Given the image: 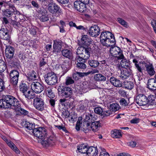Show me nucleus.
Returning a JSON list of instances; mask_svg holds the SVG:
<instances>
[{
    "mask_svg": "<svg viewBox=\"0 0 156 156\" xmlns=\"http://www.w3.org/2000/svg\"><path fill=\"white\" fill-rule=\"evenodd\" d=\"M23 124L28 129H32L34 136L42 140L41 144L44 146L48 147L55 144L56 141L55 137L53 136L48 137L46 129L44 128L39 127L33 129V124L27 121L23 122Z\"/></svg>",
    "mask_w": 156,
    "mask_h": 156,
    "instance_id": "f257e3e1",
    "label": "nucleus"
},
{
    "mask_svg": "<svg viewBox=\"0 0 156 156\" xmlns=\"http://www.w3.org/2000/svg\"><path fill=\"white\" fill-rule=\"evenodd\" d=\"M17 110L21 114L27 115L28 112L21 108L20 102L15 97L9 95L3 96L0 99V108H13Z\"/></svg>",
    "mask_w": 156,
    "mask_h": 156,
    "instance_id": "f03ea898",
    "label": "nucleus"
},
{
    "mask_svg": "<svg viewBox=\"0 0 156 156\" xmlns=\"http://www.w3.org/2000/svg\"><path fill=\"white\" fill-rule=\"evenodd\" d=\"M100 39L101 44L103 46L107 47H112L116 44L114 35L108 31H105L102 32Z\"/></svg>",
    "mask_w": 156,
    "mask_h": 156,
    "instance_id": "7ed1b4c3",
    "label": "nucleus"
},
{
    "mask_svg": "<svg viewBox=\"0 0 156 156\" xmlns=\"http://www.w3.org/2000/svg\"><path fill=\"white\" fill-rule=\"evenodd\" d=\"M3 6L5 8V9L2 11V15L3 16L9 18L14 14H17L19 12L16 10L14 5L11 2H0V10Z\"/></svg>",
    "mask_w": 156,
    "mask_h": 156,
    "instance_id": "20e7f679",
    "label": "nucleus"
},
{
    "mask_svg": "<svg viewBox=\"0 0 156 156\" xmlns=\"http://www.w3.org/2000/svg\"><path fill=\"white\" fill-rule=\"evenodd\" d=\"M85 116V118L84 119L80 127L84 132L87 133L90 131V124L92 122V121L96 120L97 116L93 113L90 114L87 113Z\"/></svg>",
    "mask_w": 156,
    "mask_h": 156,
    "instance_id": "39448f33",
    "label": "nucleus"
},
{
    "mask_svg": "<svg viewBox=\"0 0 156 156\" xmlns=\"http://www.w3.org/2000/svg\"><path fill=\"white\" fill-rule=\"evenodd\" d=\"M91 48L88 46H83L79 47L77 49L76 57L80 59V61L86 60L90 57V54L92 53Z\"/></svg>",
    "mask_w": 156,
    "mask_h": 156,
    "instance_id": "423d86ee",
    "label": "nucleus"
},
{
    "mask_svg": "<svg viewBox=\"0 0 156 156\" xmlns=\"http://www.w3.org/2000/svg\"><path fill=\"white\" fill-rule=\"evenodd\" d=\"M43 76L46 83L50 86H53L58 83V78L56 74L53 72H50L44 74Z\"/></svg>",
    "mask_w": 156,
    "mask_h": 156,
    "instance_id": "0eeeda50",
    "label": "nucleus"
},
{
    "mask_svg": "<svg viewBox=\"0 0 156 156\" xmlns=\"http://www.w3.org/2000/svg\"><path fill=\"white\" fill-rule=\"evenodd\" d=\"M90 0H79L74 2L75 8L80 12H84L87 10L86 5L89 3Z\"/></svg>",
    "mask_w": 156,
    "mask_h": 156,
    "instance_id": "6e6552de",
    "label": "nucleus"
},
{
    "mask_svg": "<svg viewBox=\"0 0 156 156\" xmlns=\"http://www.w3.org/2000/svg\"><path fill=\"white\" fill-rule=\"evenodd\" d=\"M58 90V94L63 98H70L72 97L73 91L70 87L59 86Z\"/></svg>",
    "mask_w": 156,
    "mask_h": 156,
    "instance_id": "1a4fd4ad",
    "label": "nucleus"
},
{
    "mask_svg": "<svg viewBox=\"0 0 156 156\" xmlns=\"http://www.w3.org/2000/svg\"><path fill=\"white\" fill-rule=\"evenodd\" d=\"M110 53L114 57L115 59L121 60L124 58L122 51L118 47H111L110 49Z\"/></svg>",
    "mask_w": 156,
    "mask_h": 156,
    "instance_id": "9d476101",
    "label": "nucleus"
},
{
    "mask_svg": "<svg viewBox=\"0 0 156 156\" xmlns=\"http://www.w3.org/2000/svg\"><path fill=\"white\" fill-rule=\"evenodd\" d=\"M33 105L37 110L42 111L44 109V100L40 97H36L33 100Z\"/></svg>",
    "mask_w": 156,
    "mask_h": 156,
    "instance_id": "9b49d317",
    "label": "nucleus"
},
{
    "mask_svg": "<svg viewBox=\"0 0 156 156\" xmlns=\"http://www.w3.org/2000/svg\"><path fill=\"white\" fill-rule=\"evenodd\" d=\"M48 8L49 12L53 15H59L61 12L60 7L52 1L48 4Z\"/></svg>",
    "mask_w": 156,
    "mask_h": 156,
    "instance_id": "f8f14e48",
    "label": "nucleus"
},
{
    "mask_svg": "<svg viewBox=\"0 0 156 156\" xmlns=\"http://www.w3.org/2000/svg\"><path fill=\"white\" fill-rule=\"evenodd\" d=\"M87 34L90 36L96 37L100 34V29L97 25H94L89 27V29L87 30Z\"/></svg>",
    "mask_w": 156,
    "mask_h": 156,
    "instance_id": "ddd939ff",
    "label": "nucleus"
},
{
    "mask_svg": "<svg viewBox=\"0 0 156 156\" xmlns=\"http://www.w3.org/2000/svg\"><path fill=\"white\" fill-rule=\"evenodd\" d=\"M62 42L61 40H55L53 41V54L58 55L62 51Z\"/></svg>",
    "mask_w": 156,
    "mask_h": 156,
    "instance_id": "4468645a",
    "label": "nucleus"
},
{
    "mask_svg": "<svg viewBox=\"0 0 156 156\" xmlns=\"http://www.w3.org/2000/svg\"><path fill=\"white\" fill-rule=\"evenodd\" d=\"M95 113L98 114L103 118L107 117L112 114V113L109 110H105L104 109L100 106H97L94 109Z\"/></svg>",
    "mask_w": 156,
    "mask_h": 156,
    "instance_id": "2eb2a0df",
    "label": "nucleus"
},
{
    "mask_svg": "<svg viewBox=\"0 0 156 156\" xmlns=\"http://www.w3.org/2000/svg\"><path fill=\"white\" fill-rule=\"evenodd\" d=\"M32 90L36 94L41 93L44 89V85L38 82H33L31 84Z\"/></svg>",
    "mask_w": 156,
    "mask_h": 156,
    "instance_id": "dca6fc26",
    "label": "nucleus"
},
{
    "mask_svg": "<svg viewBox=\"0 0 156 156\" xmlns=\"http://www.w3.org/2000/svg\"><path fill=\"white\" fill-rule=\"evenodd\" d=\"M136 103L140 106L145 105L147 104V98L144 94H140L136 96Z\"/></svg>",
    "mask_w": 156,
    "mask_h": 156,
    "instance_id": "f3484780",
    "label": "nucleus"
},
{
    "mask_svg": "<svg viewBox=\"0 0 156 156\" xmlns=\"http://www.w3.org/2000/svg\"><path fill=\"white\" fill-rule=\"evenodd\" d=\"M11 38V36L7 28H1L0 30V39L9 42Z\"/></svg>",
    "mask_w": 156,
    "mask_h": 156,
    "instance_id": "a211bd4d",
    "label": "nucleus"
},
{
    "mask_svg": "<svg viewBox=\"0 0 156 156\" xmlns=\"http://www.w3.org/2000/svg\"><path fill=\"white\" fill-rule=\"evenodd\" d=\"M144 69L148 74L152 76L154 75L155 73L154 68L152 64L149 62H144Z\"/></svg>",
    "mask_w": 156,
    "mask_h": 156,
    "instance_id": "6ab92c4d",
    "label": "nucleus"
},
{
    "mask_svg": "<svg viewBox=\"0 0 156 156\" xmlns=\"http://www.w3.org/2000/svg\"><path fill=\"white\" fill-rule=\"evenodd\" d=\"M15 52L14 48L10 45H6L5 50V55L7 58H13Z\"/></svg>",
    "mask_w": 156,
    "mask_h": 156,
    "instance_id": "aec40b11",
    "label": "nucleus"
},
{
    "mask_svg": "<svg viewBox=\"0 0 156 156\" xmlns=\"http://www.w3.org/2000/svg\"><path fill=\"white\" fill-rule=\"evenodd\" d=\"M133 62L134 64L135 68L136 69L137 72L142 73L144 69V63L145 62H138V61L135 58L133 60Z\"/></svg>",
    "mask_w": 156,
    "mask_h": 156,
    "instance_id": "412c9836",
    "label": "nucleus"
},
{
    "mask_svg": "<svg viewBox=\"0 0 156 156\" xmlns=\"http://www.w3.org/2000/svg\"><path fill=\"white\" fill-rule=\"evenodd\" d=\"M121 71L120 77L122 80L127 79L133 75L132 70L129 68L124 69Z\"/></svg>",
    "mask_w": 156,
    "mask_h": 156,
    "instance_id": "4be33fe9",
    "label": "nucleus"
},
{
    "mask_svg": "<svg viewBox=\"0 0 156 156\" xmlns=\"http://www.w3.org/2000/svg\"><path fill=\"white\" fill-rule=\"evenodd\" d=\"M98 153V151L96 147H87V154L89 156H96Z\"/></svg>",
    "mask_w": 156,
    "mask_h": 156,
    "instance_id": "5701e85b",
    "label": "nucleus"
},
{
    "mask_svg": "<svg viewBox=\"0 0 156 156\" xmlns=\"http://www.w3.org/2000/svg\"><path fill=\"white\" fill-rule=\"evenodd\" d=\"M78 58L76 57L75 60L77 62L76 67L78 69H85L87 67L86 65L84 63L86 62V60H83L80 61V59H79Z\"/></svg>",
    "mask_w": 156,
    "mask_h": 156,
    "instance_id": "b1692460",
    "label": "nucleus"
},
{
    "mask_svg": "<svg viewBox=\"0 0 156 156\" xmlns=\"http://www.w3.org/2000/svg\"><path fill=\"white\" fill-rule=\"evenodd\" d=\"M61 52L62 56L64 57L69 59H73V53L71 50L67 49H63Z\"/></svg>",
    "mask_w": 156,
    "mask_h": 156,
    "instance_id": "393cba45",
    "label": "nucleus"
},
{
    "mask_svg": "<svg viewBox=\"0 0 156 156\" xmlns=\"http://www.w3.org/2000/svg\"><path fill=\"white\" fill-rule=\"evenodd\" d=\"M147 87L151 90L156 89V80L155 79L151 78L148 80Z\"/></svg>",
    "mask_w": 156,
    "mask_h": 156,
    "instance_id": "a878e982",
    "label": "nucleus"
},
{
    "mask_svg": "<svg viewBox=\"0 0 156 156\" xmlns=\"http://www.w3.org/2000/svg\"><path fill=\"white\" fill-rule=\"evenodd\" d=\"M110 82L115 87H122L123 86L122 82L119 79L112 76L110 79Z\"/></svg>",
    "mask_w": 156,
    "mask_h": 156,
    "instance_id": "bb28decb",
    "label": "nucleus"
},
{
    "mask_svg": "<svg viewBox=\"0 0 156 156\" xmlns=\"http://www.w3.org/2000/svg\"><path fill=\"white\" fill-rule=\"evenodd\" d=\"M37 73L33 70H30L27 72L26 76L29 80H36Z\"/></svg>",
    "mask_w": 156,
    "mask_h": 156,
    "instance_id": "cd10ccee",
    "label": "nucleus"
},
{
    "mask_svg": "<svg viewBox=\"0 0 156 156\" xmlns=\"http://www.w3.org/2000/svg\"><path fill=\"white\" fill-rule=\"evenodd\" d=\"M90 124V131L92 130L94 132H95L98 128L101 126V123L99 121H92V122Z\"/></svg>",
    "mask_w": 156,
    "mask_h": 156,
    "instance_id": "c85d7f7f",
    "label": "nucleus"
},
{
    "mask_svg": "<svg viewBox=\"0 0 156 156\" xmlns=\"http://www.w3.org/2000/svg\"><path fill=\"white\" fill-rule=\"evenodd\" d=\"M111 135L112 137L114 138H120L122 136L121 130L114 129L112 131Z\"/></svg>",
    "mask_w": 156,
    "mask_h": 156,
    "instance_id": "c756f323",
    "label": "nucleus"
},
{
    "mask_svg": "<svg viewBox=\"0 0 156 156\" xmlns=\"http://www.w3.org/2000/svg\"><path fill=\"white\" fill-rule=\"evenodd\" d=\"M123 86L126 89L131 90L134 87V83L130 81H124L122 83Z\"/></svg>",
    "mask_w": 156,
    "mask_h": 156,
    "instance_id": "7c9ffc66",
    "label": "nucleus"
},
{
    "mask_svg": "<svg viewBox=\"0 0 156 156\" xmlns=\"http://www.w3.org/2000/svg\"><path fill=\"white\" fill-rule=\"evenodd\" d=\"M26 98L28 100H30L33 98H34L35 97V94L34 92L32 90L30 91L28 90L27 92H26L23 94Z\"/></svg>",
    "mask_w": 156,
    "mask_h": 156,
    "instance_id": "2f4dec72",
    "label": "nucleus"
},
{
    "mask_svg": "<svg viewBox=\"0 0 156 156\" xmlns=\"http://www.w3.org/2000/svg\"><path fill=\"white\" fill-rule=\"evenodd\" d=\"M87 146L85 145L78 146L76 152L77 153L87 154Z\"/></svg>",
    "mask_w": 156,
    "mask_h": 156,
    "instance_id": "473e14b6",
    "label": "nucleus"
},
{
    "mask_svg": "<svg viewBox=\"0 0 156 156\" xmlns=\"http://www.w3.org/2000/svg\"><path fill=\"white\" fill-rule=\"evenodd\" d=\"M147 104L150 105H156V98L153 95L149 96L147 98Z\"/></svg>",
    "mask_w": 156,
    "mask_h": 156,
    "instance_id": "72a5a7b5",
    "label": "nucleus"
},
{
    "mask_svg": "<svg viewBox=\"0 0 156 156\" xmlns=\"http://www.w3.org/2000/svg\"><path fill=\"white\" fill-rule=\"evenodd\" d=\"M120 62V64L122 67L125 69L129 68L130 66V63L129 60L126 59H122Z\"/></svg>",
    "mask_w": 156,
    "mask_h": 156,
    "instance_id": "f704fd0d",
    "label": "nucleus"
},
{
    "mask_svg": "<svg viewBox=\"0 0 156 156\" xmlns=\"http://www.w3.org/2000/svg\"><path fill=\"white\" fill-rule=\"evenodd\" d=\"M88 63L91 67L96 68L98 66L100 63L96 60L91 59L88 60Z\"/></svg>",
    "mask_w": 156,
    "mask_h": 156,
    "instance_id": "c9c22d12",
    "label": "nucleus"
},
{
    "mask_svg": "<svg viewBox=\"0 0 156 156\" xmlns=\"http://www.w3.org/2000/svg\"><path fill=\"white\" fill-rule=\"evenodd\" d=\"M20 89L23 94L29 90V87L24 83H22L20 85Z\"/></svg>",
    "mask_w": 156,
    "mask_h": 156,
    "instance_id": "e433bc0d",
    "label": "nucleus"
},
{
    "mask_svg": "<svg viewBox=\"0 0 156 156\" xmlns=\"http://www.w3.org/2000/svg\"><path fill=\"white\" fill-rule=\"evenodd\" d=\"M119 106L117 103H113L110 105L109 108L110 111L112 113V112H115L119 109Z\"/></svg>",
    "mask_w": 156,
    "mask_h": 156,
    "instance_id": "4c0bfd02",
    "label": "nucleus"
},
{
    "mask_svg": "<svg viewBox=\"0 0 156 156\" xmlns=\"http://www.w3.org/2000/svg\"><path fill=\"white\" fill-rule=\"evenodd\" d=\"M36 11L38 14V16L47 14L48 13L47 9L44 8L42 6L39 7L37 9H36Z\"/></svg>",
    "mask_w": 156,
    "mask_h": 156,
    "instance_id": "58836bf2",
    "label": "nucleus"
},
{
    "mask_svg": "<svg viewBox=\"0 0 156 156\" xmlns=\"http://www.w3.org/2000/svg\"><path fill=\"white\" fill-rule=\"evenodd\" d=\"M94 79L96 81H105L106 80V77L100 74H96L94 76Z\"/></svg>",
    "mask_w": 156,
    "mask_h": 156,
    "instance_id": "ea45409f",
    "label": "nucleus"
},
{
    "mask_svg": "<svg viewBox=\"0 0 156 156\" xmlns=\"http://www.w3.org/2000/svg\"><path fill=\"white\" fill-rule=\"evenodd\" d=\"M69 120L72 122H75L77 118V114L75 112H71L69 113Z\"/></svg>",
    "mask_w": 156,
    "mask_h": 156,
    "instance_id": "a19ab883",
    "label": "nucleus"
},
{
    "mask_svg": "<svg viewBox=\"0 0 156 156\" xmlns=\"http://www.w3.org/2000/svg\"><path fill=\"white\" fill-rule=\"evenodd\" d=\"M20 62L17 58H15L13 60L10 61L9 64L11 66L15 68H18L20 65Z\"/></svg>",
    "mask_w": 156,
    "mask_h": 156,
    "instance_id": "79ce46f5",
    "label": "nucleus"
},
{
    "mask_svg": "<svg viewBox=\"0 0 156 156\" xmlns=\"http://www.w3.org/2000/svg\"><path fill=\"white\" fill-rule=\"evenodd\" d=\"M116 21L119 24L124 27L127 28L128 26V23L122 18L119 17L116 20Z\"/></svg>",
    "mask_w": 156,
    "mask_h": 156,
    "instance_id": "37998d69",
    "label": "nucleus"
},
{
    "mask_svg": "<svg viewBox=\"0 0 156 156\" xmlns=\"http://www.w3.org/2000/svg\"><path fill=\"white\" fill-rule=\"evenodd\" d=\"M7 66L5 62L1 59H0V73H2L6 69Z\"/></svg>",
    "mask_w": 156,
    "mask_h": 156,
    "instance_id": "c03bdc74",
    "label": "nucleus"
},
{
    "mask_svg": "<svg viewBox=\"0 0 156 156\" xmlns=\"http://www.w3.org/2000/svg\"><path fill=\"white\" fill-rule=\"evenodd\" d=\"M37 27L34 26H32L29 28V31L30 34L34 36H35L37 33Z\"/></svg>",
    "mask_w": 156,
    "mask_h": 156,
    "instance_id": "a18cd8bd",
    "label": "nucleus"
},
{
    "mask_svg": "<svg viewBox=\"0 0 156 156\" xmlns=\"http://www.w3.org/2000/svg\"><path fill=\"white\" fill-rule=\"evenodd\" d=\"M44 59L43 58L40 61L39 67L40 69H42L44 68V67L45 65H47V62L44 61Z\"/></svg>",
    "mask_w": 156,
    "mask_h": 156,
    "instance_id": "49530a36",
    "label": "nucleus"
},
{
    "mask_svg": "<svg viewBox=\"0 0 156 156\" xmlns=\"http://www.w3.org/2000/svg\"><path fill=\"white\" fill-rule=\"evenodd\" d=\"M47 15L44 14L38 16L39 19L41 21L45 22L49 20V18Z\"/></svg>",
    "mask_w": 156,
    "mask_h": 156,
    "instance_id": "de8ad7c7",
    "label": "nucleus"
},
{
    "mask_svg": "<svg viewBox=\"0 0 156 156\" xmlns=\"http://www.w3.org/2000/svg\"><path fill=\"white\" fill-rule=\"evenodd\" d=\"M61 67L62 69L63 72L62 75H64L66 73L69 69V66L68 65V63H64L61 66Z\"/></svg>",
    "mask_w": 156,
    "mask_h": 156,
    "instance_id": "09e8293b",
    "label": "nucleus"
},
{
    "mask_svg": "<svg viewBox=\"0 0 156 156\" xmlns=\"http://www.w3.org/2000/svg\"><path fill=\"white\" fill-rule=\"evenodd\" d=\"M74 83V80L70 77L67 76L66 79L65 84L66 85H68L73 84Z\"/></svg>",
    "mask_w": 156,
    "mask_h": 156,
    "instance_id": "8fccbe9b",
    "label": "nucleus"
},
{
    "mask_svg": "<svg viewBox=\"0 0 156 156\" xmlns=\"http://www.w3.org/2000/svg\"><path fill=\"white\" fill-rule=\"evenodd\" d=\"M19 73V72L16 70H12L10 74V78L14 77H18Z\"/></svg>",
    "mask_w": 156,
    "mask_h": 156,
    "instance_id": "3c124183",
    "label": "nucleus"
},
{
    "mask_svg": "<svg viewBox=\"0 0 156 156\" xmlns=\"http://www.w3.org/2000/svg\"><path fill=\"white\" fill-rule=\"evenodd\" d=\"M11 24L14 28H16L21 27V25L20 23L14 20H12Z\"/></svg>",
    "mask_w": 156,
    "mask_h": 156,
    "instance_id": "603ef678",
    "label": "nucleus"
},
{
    "mask_svg": "<svg viewBox=\"0 0 156 156\" xmlns=\"http://www.w3.org/2000/svg\"><path fill=\"white\" fill-rule=\"evenodd\" d=\"M120 103L121 105L124 106H127L129 104L126 100L123 98H121Z\"/></svg>",
    "mask_w": 156,
    "mask_h": 156,
    "instance_id": "864d4df0",
    "label": "nucleus"
},
{
    "mask_svg": "<svg viewBox=\"0 0 156 156\" xmlns=\"http://www.w3.org/2000/svg\"><path fill=\"white\" fill-rule=\"evenodd\" d=\"M11 78V83L14 85H16L18 83V77H14Z\"/></svg>",
    "mask_w": 156,
    "mask_h": 156,
    "instance_id": "5fc2aeb1",
    "label": "nucleus"
},
{
    "mask_svg": "<svg viewBox=\"0 0 156 156\" xmlns=\"http://www.w3.org/2000/svg\"><path fill=\"white\" fill-rule=\"evenodd\" d=\"M48 91V96L51 99H52L54 98L55 95L53 92H52L51 89H49L47 90Z\"/></svg>",
    "mask_w": 156,
    "mask_h": 156,
    "instance_id": "6e6d98bb",
    "label": "nucleus"
},
{
    "mask_svg": "<svg viewBox=\"0 0 156 156\" xmlns=\"http://www.w3.org/2000/svg\"><path fill=\"white\" fill-rule=\"evenodd\" d=\"M75 87L76 88V91H79L81 93L82 92L84 93L85 92L84 89L83 87V86L81 85L79 86L76 85Z\"/></svg>",
    "mask_w": 156,
    "mask_h": 156,
    "instance_id": "4d7b16f0",
    "label": "nucleus"
},
{
    "mask_svg": "<svg viewBox=\"0 0 156 156\" xmlns=\"http://www.w3.org/2000/svg\"><path fill=\"white\" fill-rule=\"evenodd\" d=\"M78 77L80 79L83 77L88 76L90 73H81L78 72Z\"/></svg>",
    "mask_w": 156,
    "mask_h": 156,
    "instance_id": "13d9d810",
    "label": "nucleus"
},
{
    "mask_svg": "<svg viewBox=\"0 0 156 156\" xmlns=\"http://www.w3.org/2000/svg\"><path fill=\"white\" fill-rule=\"evenodd\" d=\"M119 94L123 97H126L127 92L122 89H120L119 91Z\"/></svg>",
    "mask_w": 156,
    "mask_h": 156,
    "instance_id": "bf43d9fd",
    "label": "nucleus"
},
{
    "mask_svg": "<svg viewBox=\"0 0 156 156\" xmlns=\"http://www.w3.org/2000/svg\"><path fill=\"white\" fill-rule=\"evenodd\" d=\"M91 40L88 38L85 41L83 42L82 44H83V46H88V45L91 44Z\"/></svg>",
    "mask_w": 156,
    "mask_h": 156,
    "instance_id": "052dcab7",
    "label": "nucleus"
},
{
    "mask_svg": "<svg viewBox=\"0 0 156 156\" xmlns=\"http://www.w3.org/2000/svg\"><path fill=\"white\" fill-rule=\"evenodd\" d=\"M140 120L139 118H135L130 121V122L132 124H136L139 123Z\"/></svg>",
    "mask_w": 156,
    "mask_h": 156,
    "instance_id": "680f3d73",
    "label": "nucleus"
},
{
    "mask_svg": "<svg viewBox=\"0 0 156 156\" xmlns=\"http://www.w3.org/2000/svg\"><path fill=\"white\" fill-rule=\"evenodd\" d=\"M4 114L7 117H10L12 115V112L9 110L6 111L5 112Z\"/></svg>",
    "mask_w": 156,
    "mask_h": 156,
    "instance_id": "e2e57ef3",
    "label": "nucleus"
},
{
    "mask_svg": "<svg viewBox=\"0 0 156 156\" xmlns=\"http://www.w3.org/2000/svg\"><path fill=\"white\" fill-rule=\"evenodd\" d=\"M72 76L73 78L76 80H78L79 79V77H78V72H76L75 73H73L72 75Z\"/></svg>",
    "mask_w": 156,
    "mask_h": 156,
    "instance_id": "0e129e2a",
    "label": "nucleus"
},
{
    "mask_svg": "<svg viewBox=\"0 0 156 156\" xmlns=\"http://www.w3.org/2000/svg\"><path fill=\"white\" fill-rule=\"evenodd\" d=\"M31 3L32 5L36 9H37L40 7L37 2L35 1H32Z\"/></svg>",
    "mask_w": 156,
    "mask_h": 156,
    "instance_id": "69168bd1",
    "label": "nucleus"
},
{
    "mask_svg": "<svg viewBox=\"0 0 156 156\" xmlns=\"http://www.w3.org/2000/svg\"><path fill=\"white\" fill-rule=\"evenodd\" d=\"M105 76L108 78L112 76V73L110 71L107 70L106 72H105Z\"/></svg>",
    "mask_w": 156,
    "mask_h": 156,
    "instance_id": "338daca9",
    "label": "nucleus"
},
{
    "mask_svg": "<svg viewBox=\"0 0 156 156\" xmlns=\"http://www.w3.org/2000/svg\"><path fill=\"white\" fill-rule=\"evenodd\" d=\"M152 25L153 26L154 31L156 33V21L153 20L152 22Z\"/></svg>",
    "mask_w": 156,
    "mask_h": 156,
    "instance_id": "774afa93",
    "label": "nucleus"
}]
</instances>
